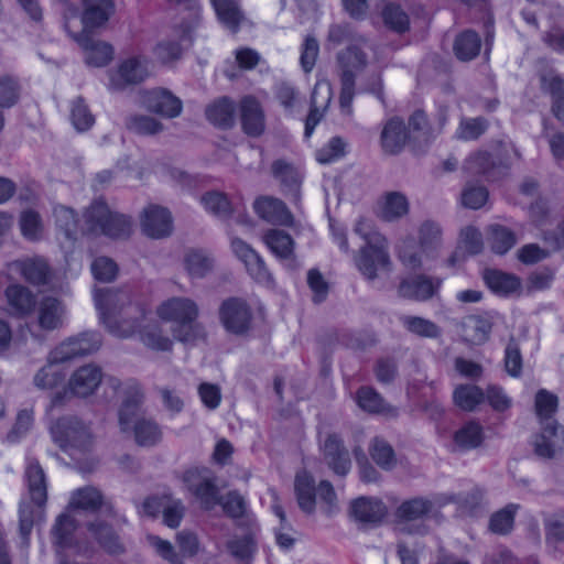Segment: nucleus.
Here are the masks:
<instances>
[{
  "label": "nucleus",
  "mask_w": 564,
  "mask_h": 564,
  "mask_svg": "<svg viewBox=\"0 0 564 564\" xmlns=\"http://www.w3.org/2000/svg\"><path fill=\"white\" fill-rule=\"evenodd\" d=\"M148 75L145 58L130 57L119 65L117 72L110 74V87L115 90H122L128 85L143 82Z\"/></svg>",
  "instance_id": "f3484780"
},
{
  "label": "nucleus",
  "mask_w": 564,
  "mask_h": 564,
  "mask_svg": "<svg viewBox=\"0 0 564 564\" xmlns=\"http://www.w3.org/2000/svg\"><path fill=\"white\" fill-rule=\"evenodd\" d=\"M219 22L236 33L245 19L239 0H210Z\"/></svg>",
  "instance_id": "c9c22d12"
},
{
  "label": "nucleus",
  "mask_w": 564,
  "mask_h": 564,
  "mask_svg": "<svg viewBox=\"0 0 564 564\" xmlns=\"http://www.w3.org/2000/svg\"><path fill=\"white\" fill-rule=\"evenodd\" d=\"M539 80L541 90L551 96L552 113L564 121V78L551 68L540 72Z\"/></svg>",
  "instance_id": "a878e982"
},
{
  "label": "nucleus",
  "mask_w": 564,
  "mask_h": 564,
  "mask_svg": "<svg viewBox=\"0 0 564 564\" xmlns=\"http://www.w3.org/2000/svg\"><path fill=\"white\" fill-rule=\"evenodd\" d=\"M6 297L10 313L19 317L33 313L37 303L35 295L26 286L20 284L9 285L6 289Z\"/></svg>",
  "instance_id": "2f4dec72"
},
{
  "label": "nucleus",
  "mask_w": 564,
  "mask_h": 564,
  "mask_svg": "<svg viewBox=\"0 0 564 564\" xmlns=\"http://www.w3.org/2000/svg\"><path fill=\"white\" fill-rule=\"evenodd\" d=\"M545 541L547 543L564 542V511L547 514L544 520Z\"/></svg>",
  "instance_id": "774afa93"
},
{
  "label": "nucleus",
  "mask_w": 564,
  "mask_h": 564,
  "mask_svg": "<svg viewBox=\"0 0 564 564\" xmlns=\"http://www.w3.org/2000/svg\"><path fill=\"white\" fill-rule=\"evenodd\" d=\"M200 203L206 212L220 219H227L232 212V206L227 195L221 192L210 191L205 193L200 197Z\"/></svg>",
  "instance_id": "09e8293b"
},
{
  "label": "nucleus",
  "mask_w": 564,
  "mask_h": 564,
  "mask_svg": "<svg viewBox=\"0 0 564 564\" xmlns=\"http://www.w3.org/2000/svg\"><path fill=\"white\" fill-rule=\"evenodd\" d=\"M142 105L151 112L164 118H175L181 115L183 104L178 97L164 88L147 90L142 95Z\"/></svg>",
  "instance_id": "4468645a"
},
{
  "label": "nucleus",
  "mask_w": 564,
  "mask_h": 564,
  "mask_svg": "<svg viewBox=\"0 0 564 564\" xmlns=\"http://www.w3.org/2000/svg\"><path fill=\"white\" fill-rule=\"evenodd\" d=\"M87 231L110 238L124 239L132 231L131 218L109 209L102 199L94 200L84 214Z\"/></svg>",
  "instance_id": "20e7f679"
},
{
  "label": "nucleus",
  "mask_w": 564,
  "mask_h": 564,
  "mask_svg": "<svg viewBox=\"0 0 564 564\" xmlns=\"http://www.w3.org/2000/svg\"><path fill=\"white\" fill-rule=\"evenodd\" d=\"M48 430L54 443L64 451L68 447L85 451L91 443L89 427L73 414L50 419Z\"/></svg>",
  "instance_id": "0eeeda50"
},
{
  "label": "nucleus",
  "mask_w": 564,
  "mask_h": 564,
  "mask_svg": "<svg viewBox=\"0 0 564 564\" xmlns=\"http://www.w3.org/2000/svg\"><path fill=\"white\" fill-rule=\"evenodd\" d=\"M264 243L280 259H290L294 251V240L281 229H269L263 236Z\"/></svg>",
  "instance_id": "37998d69"
},
{
  "label": "nucleus",
  "mask_w": 564,
  "mask_h": 564,
  "mask_svg": "<svg viewBox=\"0 0 564 564\" xmlns=\"http://www.w3.org/2000/svg\"><path fill=\"white\" fill-rule=\"evenodd\" d=\"M408 132L411 143L415 148L427 145L434 138V129L430 126L426 115L422 110L414 111L409 118Z\"/></svg>",
  "instance_id": "ea45409f"
},
{
  "label": "nucleus",
  "mask_w": 564,
  "mask_h": 564,
  "mask_svg": "<svg viewBox=\"0 0 564 564\" xmlns=\"http://www.w3.org/2000/svg\"><path fill=\"white\" fill-rule=\"evenodd\" d=\"M355 262L361 274L370 281L377 279L378 272L390 271L391 265L389 253L382 241L366 243Z\"/></svg>",
  "instance_id": "f8f14e48"
},
{
  "label": "nucleus",
  "mask_w": 564,
  "mask_h": 564,
  "mask_svg": "<svg viewBox=\"0 0 564 564\" xmlns=\"http://www.w3.org/2000/svg\"><path fill=\"white\" fill-rule=\"evenodd\" d=\"M198 314V305L188 297H172L158 308L162 319L174 323V338L185 345H196L206 338L204 325L197 322Z\"/></svg>",
  "instance_id": "f03ea898"
},
{
  "label": "nucleus",
  "mask_w": 564,
  "mask_h": 564,
  "mask_svg": "<svg viewBox=\"0 0 564 564\" xmlns=\"http://www.w3.org/2000/svg\"><path fill=\"white\" fill-rule=\"evenodd\" d=\"M355 519L362 523H380L387 514L386 505L378 499L358 498L351 505Z\"/></svg>",
  "instance_id": "72a5a7b5"
},
{
  "label": "nucleus",
  "mask_w": 564,
  "mask_h": 564,
  "mask_svg": "<svg viewBox=\"0 0 564 564\" xmlns=\"http://www.w3.org/2000/svg\"><path fill=\"white\" fill-rule=\"evenodd\" d=\"M25 480L32 502H21L20 505L19 533L21 544L28 547L34 521L42 513L41 508L47 499L46 477L40 463L34 458H28Z\"/></svg>",
  "instance_id": "7ed1b4c3"
},
{
  "label": "nucleus",
  "mask_w": 564,
  "mask_h": 564,
  "mask_svg": "<svg viewBox=\"0 0 564 564\" xmlns=\"http://www.w3.org/2000/svg\"><path fill=\"white\" fill-rule=\"evenodd\" d=\"M436 512L435 503L425 497L404 500L395 509L394 516L401 531L424 535L430 528L426 521Z\"/></svg>",
  "instance_id": "423d86ee"
},
{
  "label": "nucleus",
  "mask_w": 564,
  "mask_h": 564,
  "mask_svg": "<svg viewBox=\"0 0 564 564\" xmlns=\"http://www.w3.org/2000/svg\"><path fill=\"white\" fill-rule=\"evenodd\" d=\"M520 14L524 22L533 29H539V18H546L551 22L563 17V8L554 0H524Z\"/></svg>",
  "instance_id": "412c9836"
},
{
  "label": "nucleus",
  "mask_w": 564,
  "mask_h": 564,
  "mask_svg": "<svg viewBox=\"0 0 564 564\" xmlns=\"http://www.w3.org/2000/svg\"><path fill=\"white\" fill-rule=\"evenodd\" d=\"M144 394L137 382H127L122 389V402L119 409V425L122 432H128L135 421L144 419L142 403Z\"/></svg>",
  "instance_id": "ddd939ff"
},
{
  "label": "nucleus",
  "mask_w": 564,
  "mask_h": 564,
  "mask_svg": "<svg viewBox=\"0 0 564 564\" xmlns=\"http://www.w3.org/2000/svg\"><path fill=\"white\" fill-rule=\"evenodd\" d=\"M184 263L191 278L202 279L212 271L214 259L204 250H191L186 253Z\"/></svg>",
  "instance_id": "49530a36"
},
{
  "label": "nucleus",
  "mask_w": 564,
  "mask_h": 564,
  "mask_svg": "<svg viewBox=\"0 0 564 564\" xmlns=\"http://www.w3.org/2000/svg\"><path fill=\"white\" fill-rule=\"evenodd\" d=\"M402 325L411 333L429 338H436L440 336V327L430 319L419 316H402Z\"/></svg>",
  "instance_id": "e2e57ef3"
},
{
  "label": "nucleus",
  "mask_w": 564,
  "mask_h": 564,
  "mask_svg": "<svg viewBox=\"0 0 564 564\" xmlns=\"http://www.w3.org/2000/svg\"><path fill=\"white\" fill-rule=\"evenodd\" d=\"M324 460L338 476H346L351 466L349 453L336 434H329L323 446Z\"/></svg>",
  "instance_id": "b1692460"
},
{
  "label": "nucleus",
  "mask_w": 564,
  "mask_h": 564,
  "mask_svg": "<svg viewBox=\"0 0 564 564\" xmlns=\"http://www.w3.org/2000/svg\"><path fill=\"white\" fill-rule=\"evenodd\" d=\"M66 308L56 297L46 296L41 300L37 308V323L44 330H55L63 326Z\"/></svg>",
  "instance_id": "c756f323"
},
{
  "label": "nucleus",
  "mask_w": 564,
  "mask_h": 564,
  "mask_svg": "<svg viewBox=\"0 0 564 564\" xmlns=\"http://www.w3.org/2000/svg\"><path fill=\"white\" fill-rule=\"evenodd\" d=\"M227 516L237 520L238 525L250 527L253 519L247 511L246 500L237 491H229L225 497H220V503Z\"/></svg>",
  "instance_id": "a19ab883"
},
{
  "label": "nucleus",
  "mask_w": 564,
  "mask_h": 564,
  "mask_svg": "<svg viewBox=\"0 0 564 564\" xmlns=\"http://www.w3.org/2000/svg\"><path fill=\"white\" fill-rule=\"evenodd\" d=\"M75 528V521L70 516L61 514L52 529L55 544L62 549L69 546Z\"/></svg>",
  "instance_id": "338daca9"
},
{
  "label": "nucleus",
  "mask_w": 564,
  "mask_h": 564,
  "mask_svg": "<svg viewBox=\"0 0 564 564\" xmlns=\"http://www.w3.org/2000/svg\"><path fill=\"white\" fill-rule=\"evenodd\" d=\"M489 242L491 250L497 254L507 253L517 242L514 232L501 225L490 226Z\"/></svg>",
  "instance_id": "4d7b16f0"
},
{
  "label": "nucleus",
  "mask_w": 564,
  "mask_h": 564,
  "mask_svg": "<svg viewBox=\"0 0 564 564\" xmlns=\"http://www.w3.org/2000/svg\"><path fill=\"white\" fill-rule=\"evenodd\" d=\"M419 246L426 256L437 253L443 245L442 226L432 219L424 220L417 229Z\"/></svg>",
  "instance_id": "f704fd0d"
},
{
  "label": "nucleus",
  "mask_w": 564,
  "mask_h": 564,
  "mask_svg": "<svg viewBox=\"0 0 564 564\" xmlns=\"http://www.w3.org/2000/svg\"><path fill=\"white\" fill-rule=\"evenodd\" d=\"M492 325L488 314L466 316L462 322V336L471 345H482L489 339Z\"/></svg>",
  "instance_id": "7c9ffc66"
},
{
  "label": "nucleus",
  "mask_w": 564,
  "mask_h": 564,
  "mask_svg": "<svg viewBox=\"0 0 564 564\" xmlns=\"http://www.w3.org/2000/svg\"><path fill=\"white\" fill-rule=\"evenodd\" d=\"M273 177L280 183L281 191L289 199L297 204L301 199L302 172L285 160H276L271 165Z\"/></svg>",
  "instance_id": "2eb2a0df"
},
{
  "label": "nucleus",
  "mask_w": 564,
  "mask_h": 564,
  "mask_svg": "<svg viewBox=\"0 0 564 564\" xmlns=\"http://www.w3.org/2000/svg\"><path fill=\"white\" fill-rule=\"evenodd\" d=\"M517 510L518 506L510 503L492 513L489 520V530L499 535L509 534L513 529Z\"/></svg>",
  "instance_id": "864d4df0"
},
{
  "label": "nucleus",
  "mask_w": 564,
  "mask_h": 564,
  "mask_svg": "<svg viewBox=\"0 0 564 564\" xmlns=\"http://www.w3.org/2000/svg\"><path fill=\"white\" fill-rule=\"evenodd\" d=\"M54 218L57 229L68 240H74L77 235L78 219L72 208L57 206L54 208Z\"/></svg>",
  "instance_id": "bf43d9fd"
},
{
  "label": "nucleus",
  "mask_w": 564,
  "mask_h": 564,
  "mask_svg": "<svg viewBox=\"0 0 564 564\" xmlns=\"http://www.w3.org/2000/svg\"><path fill=\"white\" fill-rule=\"evenodd\" d=\"M54 361L42 367L34 376L33 382L36 388L42 390H53L57 388L64 380V375L56 369Z\"/></svg>",
  "instance_id": "0e129e2a"
},
{
  "label": "nucleus",
  "mask_w": 564,
  "mask_h": 564,
  "mask_svg": "<svg viewBox=\"0 0 564 564\" xmlns=\"http://www.w3.org/2000/svg\"><path fill=\"white\" fill-rule=\"evenodd\" d=\"M101 346V335L98 332L86 330L65 339L52 352L54 362H66L77 357L97 351Z\"/></svg>",
  "instance_id": "1a4fd4ad"
},
{
  "label": "nucleus",
  "mask_w": 564,
  "mask_h": 564,
  "mask_svg": "<svg viewBox=\"0 0 564 564\" xmlns=\"http://www.w3.org/2000/svg\"><path fill=\"white\" fill-rule=\"evenodd\" d=\"M484 441L482 426L475 422L469 421L458 429L454 434V443L463 451L474 449Z\"/></svg>",
  "instance_id": "a18cd8bd"
},
{
  "label": "nucleus",
  "mask_w": 564,
  "mask_h": 564,
  "mask_svg": "<svg viewBox=\"0 0 564 564\" xmlns=\"http://www.w3.org/2000/svg\"><path fill=\"white\" fill-rule=\"evenodd\" d=\"M337 62L341 72L339 105L341 112L350 116L355 97L356 73L366 67L367 55L358 45L349 44L338 53Z\"/></svg>",
  "instance_id": "39448f33"
},
{
  "label": "nucleus",
  "mask_w": 564,
  "mask_h": 564,
  "mask_svg": "<svg viewBox=\"0 0 564 564\" xmlns=\"http://www.w3.org/2000/svg\"><path fill=\"white\" fill-rule=\"evenodd\" d=\"M240 119L242 130L250 137H259L265 128L264 113L260 102L252 96L240 101Z\"/></svg>",
  "instance_id": "cd10ccee"
},
{
  "label": "nucleus",
  "mask_w": 564,
  "mask_h": 564,
  "mask_svg": "<svg viewBox=\"0 0 564 564\" xmlns=\"http://www.w3.org/2000/svg\"><path fill=\"white\" fill-rule=\"evenodd\" d=\"M409 213V202L400 192H390L384 196L381 216L384 220H397Z\"/></svg>",
  "instance_id": "603ef678"
},
{
  "label": "nucleus",
  "mask_w": 564,
  "mask_h": 564,
  "mask_svg": "<svg viewBox=\"0 0 564 564\" xmlns=\"http://www.w3.org/2000/svg\"><path fill=\"white\" fill-rule=\"evenodd\" d=\"M70 507L96 511L102 506L110 509V505L104 501L101 492L94 487H85L75 491L72 496Z\"/></svg>",
  "instance_id": "de8ad7c7"
},
{
  "label": "nucleus",
  "mask_w": 564,
  "mask_h": 564,
  "mask_svg": "<svg viewBox=\"0 0 564 564\" xmlns=\"http://www.w3.org/2000/svg\"><path fill=\"white\" fill-rule=\"evenodd\" d=\"M540 425V432L533 436V452L542 459H554L564 453V427L558 422Z\"/></svg>",
  "instance_id": "9b49d317"
},
{
  "label": "nucleus",
  "mask_w": 564,
  "mask_h": 564,
  "mask_svg": "<svg viewBox=\"0 0 564 564\" xmlns=\"http://www.w3.org/2000/svg\"><path fill=\"white\" fill-rule=\"evenodd\" d=\"M481 48V39L473 30H465L456 35L453 51L455 56L462 62H468L476 58Z\"/></svg>",
  "instance_id": "58836bf2"
},
{
  "label": "nucleus",
  "mask_w": 564,
  "mask_h": 564,
  "mask_svg": "<svg viewBox=\"0 0 564 564\" xmlns=\"http://www.w3.org/2000/svg\"><path fill=\"white\" fill-rule=\"evenodd\" d=\"M64 28L69 36L78 43L85 52V63L93 67H105L113 58V47L110 43L95 40L90 35V30L73 32L70 30V20L66 19Z\"/></svg>",
  "instance_id": "6e6552de"
},
{
  "label": "nucleus",
  "mask_w": 564,
  "mask_h": 564,
  "mask_svg": "<svg viewBox=\"0 0 564 564\" xmlns=\"http://www.w3.org/2000/svg\"><path fill=\"white\" fill-rule=\"evenodd\" d=\"M219 319L227 332L243 335L250 329L252 312L245 300L229 297L219 307Z\"/></svg>",
  "instance_id": "9d476101"
},
{
  "label": "nucleus",
  "mask_w": 564,
  "mask_h": 564,
  "mask_svg": "<svg viewBox=\"0 0 564 564\" xmlns=\"http://www.w3.org/2000/svg\"><path fill=\"white\" fill-rule=\"evenodd\" d=\"M234 253L243 262L249 275L259 283H270L272 275L263 259L243 240L234 238L231 240Z\"/></svg>",
  "instance_id": "dca6fc26"
},
{
  "label": "nucleus",
  "mask_w": 564,
  "mask_h": 564,
  "mask_svg": "<svg viewBox=\"0 0 564 564\" xmlns=\"http://www.w3.org/2000/svg\"><path fill=\"white\" fill-rule=\"evenodd\" d=\"M488 121L484 117L463 118L456 130V137L459 140H477L488 129Z\"/></svg>",
  "instance_id": "052dcab7"
},
{
  "label": "nucleus",
  "mask_w": 564,
  "mask_h": 564,
  "mask_svg": "<svg viewBox=\"0 0 564 564\" xmlns=\"http://www.w3.org/2000/svg\"><path fill=\"white\" fill-rule=\"evenodd\" d=\"M130 431H133L135 443L142 447H152L162 438V431L159 424L149 417L135 421Z\"/></svg>",
  "instance_id": "c03bdc74"
},
{
  "label": "nucleus",
  "mask_w": 564,
  "mask_h": 564,
  "mask_svg": "<svg viewBox=\"0 0 564 564\" xmlns=\"http://www.w3.org/2000/svg\"><path fill=\"white\" fill-rule=\"evenodd\" d=\"M332 100V88L327 82H318L315 84L311 95V109L305 121L304 134L310 138L324 117V112L327 109Z\"/></svg>",
  "instance_id": "393cba45"
},
{
  "label": "nucleus",
  "mask_w": 564,
  "mask_h": 564,
  "mask_svg": "<svg viewBox=\"0 0 564 564\" xmlns=\"http://www.w3.org/2000/svg\"><path fill=\"white\" fill-rule=\"evenodd\" d=\"M369 453L373 462L384 470H391L397 458L392 446L380 437H375L369 445Z\"/></svg>",
  "instance_id": "3c124183"
},
{
  "label": "nucleus",
  "mask_w": 564,
  "mask_h": 564,
  "mask_svg": "<svg viewBox=\"0 0 564 564\" xmlns=\"http://www.w3.org/2000/svg\"><path fill=\"white\" fill-rule=\"evenodd\" d=\"M453 398L458 408L473 411L485 400V393L475 384H460L455 389Z\"/></svg>",
  "instance_id": "8fccbe9b"
},
{
  "label": "nucleus",
  "mask_w": 564,
  "mask_h": 564,
  "mask_svg": "<svg viewBox=\"0 0 564 564\" xmlns=\"http://www.w3.org/2000/svg\"><path fill=\"white\" fill-rule=\"evenodd\" d=\"M70 121L77 131H87L95 123V117L90 112L83 97H77L72 102Z\"/></svg>",
  "instance_id": "680f3d73"
},
{
  "label": "nucleus",
  "mask_w": 564,
  "mask_h": 564,
  "mask_svg": "<svg viewBox=\"0 0 564 564\" xmlns=\"http://www.w3.org/2000/svg\"><path fill=\"white\" fill-rule=\"evenodd\" d=\"M294 491L300 509L312 514L316 507L317 487L314 478L306 470L296 473Z\"/></svg>",
  "instance_id": "473e14b6"
},
{
  "label": "nucleus",
  "mask_w": 564,
  "mask_h": 564,
  "mask_svg": "<svg viewBox=\"0 0 564 564\" xmlns=\"http://www.w3.org/2000/svg\"><path fill=\"white\" fill-rule=\"evenodd\" d=\"M8 271L19 272L33 285H45L51 279V269L48 263L42 258H31L17 260L8 264Z\"/></svg>",
  "instance_id": "bb28decb"
},
{
  "label": "nucleus",
  "mask_w": 564,
  "mask_h": 564,
  "mask_svg": "<svg viewBox=\"0 0 564 564\" xmlns=\"http://www.w3.org/2000/svg\"><path fill=\"white\" fill-rule=\"evenodd\" d=\"M384 25L397 33H404L410 28V19L405 11L395 3H388L382 10Z\"/></svg>",
  "instance_id": "13d9d810"
},
{
  "label": "nucleus",
  "mask_w": 564,
  "mask_h": 564,
  "mask_svg": "<svg viewBox=\"0 0 564 564\" xmlns=\"http://www.w3.org/2000/svg\"><path fill=\"white\" fill-rule=\"evenodd\" d=\"M94 301L100 322L111 334L129 337L141 327L145 311L139 305H129L130 304L127 292L110 288L99 289L95 291Z\"/></svg>",
  "instance_id": "f257e3e1"
},
{
  "label": "nucleus",
  "mask_w": 564,
  "mask_h": 564,
  "mask_svg": "<svg viewBox=\"0 0 564 564\" xmlns=\"http://www.w3.org/2000/svg\"><path fill=\"white\" fill-rule=\"evenodd\" d=\"M496 164L488 152L471 154L465 162L464 169L471 175H482L487 180L495 178Z\"/></svg>",
  "instance_id": "5fc2aeb1"
},
{
  "label": "nucleus",
  "mask_w": 564,
  "mask_h": 564,
  "mask_svg": "<svg viewBox=\"0 0 564 564\" xmlns=\"http://www.w3.org/2000/svg\"><path fill=\"white\" fill-rule=\"evenodd\" d=\"M411 142L404 121L399 117L389 119L381 131L380 143L384 153L399 154Z\"/></svg>",
  "instance_id": "5701e85b"
},
{
  "label": "nucleus",
  "mask_w": 564,
  "mask_h": 564,
  "mask_svg": "<svg viewBox=\"0 0 564 564\" xmlns=\"http://www.w3.org/2000/svg\"><path fill=\"white\" fill-rule=\"evenodd\" d=\"M102 380L101 368L88 364L78 368L70 377L68 388L72 394L86 398L95 392Z\"/></svg>",
  "instance_id": "4be33fe9"
},
{
  "label": "nucleus",
  "mask_w": 564,
  "mask_h": 564,
  "mask_svg": "<svg viewBox=\"0 0 564 564\" xmlns=\"http://www.w3.org/2000/svg\"><path fill=\"white\" fill-rule=\"evenodd\" d=\"M254 212L263 220L279 226L291 227L294 217L285 203L272 196H262L256 199L253 204Z\"/></svg>",
  "instance_id": "6ab92c4d"
},
{
  "label": "nucleus",
  "mask_w": 564,
  "mask_h": 564,
  "mask_svg": "<svg viewBox=\"0 0 564 564\" xmlns=\"http://www.w3.org/2000/svg\"><path fill=\"white\" fill-rule=\"evenodd\" d=\"M141 227L148 237L154 239L167 237L173 230L172 215L164 207L150 205L143 210Z\"/></svg>",
  "instance_id": "a211bd4d"
},
{
  "label": "nucleus",
  "mask_w": 564,
  "mask_h": 564,
  "mask_svg": "<svg viewBox=\"0 0 564 564\" xmlns=\"http://www.w3.org/2000/svg\"><path fill=\"white\" fill-rule=\"evenodd\" d=\"M207 119L214 124L223 129H228L235 122V106L229 98H220L209 105L206 109Z\"/></svg>",
  "instance_id": "79ce46f5"
},
{
  "label": "nucleus",
  "mask_w": 564,
  "mask_h": 564,
  "mask_svg": "<svg viewBox=\"0 0 564 564\" xmlns=\"http://www.w3.org/2000/svg\"><path fill=\"white\" fill-rule=\"evenodd\" d=\"M484 281L494 293L503 296L517 292L521 286L519 278L495 269L484 272Z\"/></svg>",
  "instance_id": "4c0bfd02"
},
{
  "label": "nucleus",
  "mask_w": 564,
  "mask_h": 564,
  "mask_svg": "<svg viewBox=\"0 0 564 564\" xmlns=\"http://www.w3.org/2000/svg\"><path fill=\"white\" fill-rule=\"evenodd\" d=\"M357 402L362 410L370 413H382L388 409L383 398L370 387H361L358 390Z\"/></svg>",
  "instance_id": "69168bd1"
},
{
  "label": "nucleus",
  "mask_w": 564,
  "mask_h": 564,
  "mask_svg": "<svg viewBox=\"0 0 564 564\" xmlns=\"http://www.w3.org/2000/svg\"><path fill=\"white\" fill-rule=\"evenodd\" d=\"M88 531L106 552L110 554H121L124 552L120 538L108 523L99 520L90 522Z\"/></svg>",
  "instance_id": "e433bc0d"
},
{
  "label": "nucleus",
  "mask_w": 564,
  "mask_h": 564,
  "mask_svg": "<svg viewBox=\"0 0 564 564\" xmlns=\"http://www.w3.org/2000/svg\"><path fill=\"white\" fill-rule=\"evenodd\" d=\"M440 285V279L417 274L402 280L398 293L404 299L423 302L433 297Z\"/></svg>",
  "instance_id": "aec40b11"
},
{
  "label": "nucleus",
  "mask_w": 564,
  "mask_h": 564,
  "mask_svg": "<svg viewBox=\"0 0 564 564\" xmlns=\"http://www.w3.org/2000/svg\"><path fill=\"white\" fill-rule=\"evenodd\" d=\"M558 405V399L555 394L545 389H541L535 394L534 408L540 423L557 422L553 415Z\"/></svg>",
  "instance_id": "6e6d98bb"
},
{
  "label": "nucleus",
  "mask_w": 564,
  "mask_h": 564,
  "mask_svg": "<svg viewBox=\"0 0 564 564\" xmlns=\"http://www.w3.org/2000/svg\"><path fill=\"white\" fill-rule=\"evenodd\" d=\"M83 30H94L104 26L115 12L113 0H82Z\"/></svg>",
  "instance_id": "c85d7f7f"
}]
</instances>
